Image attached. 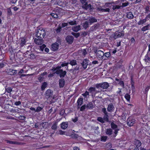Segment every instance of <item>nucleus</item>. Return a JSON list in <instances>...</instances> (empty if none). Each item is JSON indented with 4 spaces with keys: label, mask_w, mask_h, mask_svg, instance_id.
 <instances>
[{
    "label": "nucleus",
    "mask_w": 150,
    "mask_h": 150,
    "mask_svg": "<svg viewBox=\"0 0 150 150\" xmlns=\"http://www.w3.org/2000/svg\"><path fill=\"white\" fill-rule=\"evenodd\" d=\"M134 149L132 147L133 146H130L129 149L130 150H142L143 148L141 147L142 143L141 141L138 139H135L134 141Z\"/></svg>",
    "instance_id": "obj_1"
},
{
    "label": "nucleus",
    "mask_w": 150,
    "mask_h": 150,
    "mask_svg": "<svg viewBox=\"0 0 150 150\" xmlns=\"http://www.w3.org/2000/svg\"><path fill=\"white\" fill-rule=\"evenodd\" d=\"M46 35V32L45 30L42 28H40L38 30L36 33V36L37 38H43Z\"/></svg>",
    "instance_id": "obj_2"
},
{
    "label": "nucleus",
    "mask_w": 150,
    "mask_h": 150,
    "mask_svg": "<svg viewBox=\"0 0 150 150\" xmlns=\"http://www.w3.org/2000/svg\"><path fill=\"white\" fill-rule=\"evenodd\" d=\"M124 34L123 31L120 32L119 31H115L113 34H112L110 36V37L112 38L115 40L118 38L124 36Z\"/></svg>",
    "instance_id": "obj_3"
},
{
    "label": "nucleus",
    "mask_w": 150,
    "mask_h": 150,
    "mask_svg": "<svg viewBox=\"0 0 150 150\" xmlns=\"http://www.w3.org/2000/svg\"><path fill=\"white\" fill-rule=\"evenodd\" d=\"M95 52L96 53L97 57L99 59H106L105 58H104V53L103 51L100 50H96Z\"/></svg>",
    "instance_id": "obj_4"
},
{
    "label": "nucleus",
    "mask_w": 150,
    "mask_h": 150,
    "mask_svg": "<svg viewBox=\"0 0 150 150\" xmlns=\"http://www.w3.org/2000/svg\"><path fill=\"white\" fill-rule=\"evenodd\" d=\"M136 120L131 117L129 118L127 120V125L129 126H133L135 123Z\"/></svg>",
    "instance_id": "obj_5"
},
{
    "label": "nucleus",
    "mask_w": 150,
    "mask_h": 150,
    "mask_svg": "<svg viewBox=\"0 0 150 150\" xmlns=\"http://www.w3.org/2000/svg\"><path fill=\"white\" fill-rule=\"evenodd\" d=\"M74 38L72 35H68L66 38V40L69 44H71L74 41Z\"/></svg>",
    "instance_id": "obj_6"
},
{
    "label": "nucleus",
    "mask_w": 150,
    "mask_h": 150,
    "mask_svg": "<svg viewBox=\"0 0 150 150\" xmlns=\"http://www.w3.org/2000/svg\"><path fill=\"white\" fill-rule=\"evenodd\" d=\"M59 46V44L57 42L53 43L51 46V50L53 51H55L58 50Z\"/></svg>",
    "instance_id": "obj_7"
},
{
    "label": "nucleus",
    "mask_w": 150,
    "mask_h": 150,
    "mask_svg": "<svg viewBox=\"0 0 150 150\" xmlns=\"http://www.w3.org/2000/svg\"><path fill=\"white\" fill-rule=\"evenodd\" d=\"M88 60L86 59H84L81 63L82 67L84 69H86L88 64Z\"/></svg>",
    "instance_id": "obj_8"
},
{
    "label": "nucleus",
    "mask_w": 150,
    "mask_h": 150,
    "mask_svg": "<svg viewBox=\"0 0 150 150\" xmlns=\"http://www.w3.org/2000/svg\"><path fill=\"white\" fill-rule=\"evenodd\" d=\"M35 38L34 39V42L35 43L38 45H41L43 43V40L42 38Z\"/></svg>",
    "instance_id": "obj_9"
},
{
    "label": "nucleus",
    "mask_w": 150,
    "mask_h": 150,
    "mask_svg": "<svg viewBox=\"0 0 150 150\" xmlns=\"http://www.w3.org/2000/svg\"><path fill=\"white\" fill-rule=\"evenodd\" d=\"M114 109L115 107L112 103H110L108 105L107 108V110L108 112H112L114 110Z\"/></svg>",
    "instance_id": "obj_10"
},
{
    "label": "nucleus",
    "mask_w": 150,
    "mask_h": 150,
    "mask_svg": "<svg viewBox=\"0 0 150 150\" xmlns=\"http://www.w3.org/2000/svg\"><path fill=\"white\" fill-rule=\"evenodd\" d=\"M5 141L7 143H8L9 144H17L18 145H21L22 144L21 142L17 141H13L8 140H5Z\"/></svg>",
    "instance_id": "obj_11"
},
{
    "label": "nucleus",
    "mask_w": 150,
    "mask_h": 150,
    "mask_svg": "<svg viewBox=\"0 0 150 150\" xmlns=\"http://www.w3.org/2000/svg\"><path fill=\"white\" fill-rule=\"evenodd\" d=\"M65 81L64 79H60L59 81V86L60 88H63L64 85Z\"/></svg>",
    "instance_id": "obj_12"
},
{
    "label": "nucleus",
    "mask_w": 150,
    "mask_h": 150,
    "mask_svg": "<svg viewBox=\"0 0 150 150\" xmlns=\"http://www.w3.org/2000/svg\"><path fill=\"white\" fill-rule=\"evenodd\" d=\"M148 18L147 16L145 18L143 19L140 20L138 22V24L139 25H142L144 24L147 20V19Z\"/></svg>",
    "instance_id": "obj_13"
},
{
    "label": "nucleus",
    "mask_w": 150,
    "mask_h": 150,
    "mask_svg": "<svg viewBox=\"0 0 150 150\" xmlns=\"http://www.w3.org/2000/svg\"><path fill=\"white\" fill-rule=\"evenodd\" d=\"M97 21V19L94 17H91L88 19L89 23L90 24H91L94 23L96 22Z\"/></svg>",
    "instance_id": "obj_14"
},
{
    "label": "nucleus",
    "mask_w": 150,
    "mask_h": 150,
    "mask_svg": "<svg viewBox=\"0 0 150 150\" xmlns=\"http://www.w3.org/2000/svg\"><path fill=\"white\" fill-rule=\"evenodd\" d=\"M150 30V25L148 24L142 28L141 30L142 31L144 32L146 30Z\"/></svg>",
    "instance_id": "obj_15"
},
{
    "label": "nucleus",
    "mask_w": 150,
    "mask_h": 150,
    "mask_svg": "<svg viewBox=\"0 0 150 150\" xmlns=\"http://www.w3.org/2000/svg\"><path fill=\"white\" fill-rule=\"evenodd\" d=\"M81 29L80 26L79 25L75 26L72 28V30L74 32H77Z\"/></svg>",
    "instance_id": "obj_16"
},
{
    "label": "nucleus",
    "mask_w": 150,
    "mask_h": 150,
    "mask_svg": "<svg viewBox=\"0 0 150 150\" xmlns=\"http://www.w3.org/2000/svg\"><path fill=\"white\" fill-rule=\"evenodd\" d=\"M52 91L50 89H48L46 91L45 93V95L47 96L50 97L52 95Z\"/></svg>",
    "instance_id": "obj_17"
},
{
    "label": "nucleus",
    "mask_w": 150,
    "mask_h": 150,
    "mask_svg": "<svg viewBox=\"0 0 150 150\" xmlns=\"http://www.w3.org/2000/svg\"><path fill=\"white\" fill-rule=\"evenodd\" d=\"M101 88L103 89H107L109 86V84L107 82L101 83Z\"/></svg>",
    "instance_id": "obj_18"
},
{
    "label": "nucleus",
    "mask_w": 150,
    "mask_h": 150,
    "mask_svg": "<svg viewBox=\"0 0 150 150\" xmlns=\"http://www.w3.org/2000/svg\"><path fill=\"white\" fill-rule=\"evenodd\" d=\"M26 45L25 39L24 38H21V46L22 47Z\"/></svg>",
    "instance_id": "obj_19"
},
{
    "label": "nucleus",
    "mask_w": 150,
    "mask_h": 150,
    "mask_svg": "<svg viewBox=\"0 0 150 150\" xmlns=\"http://www.w3.org/2000/svg\"><path fill=\"white\" fill-rule=\"evenodd\" d=\"M94 107L93 105L91 102H89V103L87 104L86 106V108L88 109H92Z\"/></svg>",
    "instance_id": "obj_20"
},
{
    "label": "nucleus",
    "mask_w": 150,
    "mask_h": 150,
    "mask_svg": "<svg viewBox=\"0 0 150 150\" xmlns=\"http://www.w3.org/2000/svg\"><path fill=\"white\" fill-rule=\"evenodd\" d=\"M68 123L63 122L61 124V128L64 129H65L67 128L68 127Z\"/></svg>",
    "instance_id": "obj_21"
},
{
    "label": "nucleus",
    "mask_w": 150,
    "mask_h": 150,
    "mask_svg": "<svg viewBox=\"0 0 150 150\" xmlns=\"http://www.w3.org/2000/svg\"><path fill=\"white\" fill-rule=\"evenodd\" d=\"M115 80L116 81L119 82L118 83L119 84L122 88H124V83L123 81H120L119 79H117V78L115 79Z\"/></svg>",
    "instance_id": "obj_22"
},
{
    "label": "nucleus",
    "mask_w": 150,
    "mask_h": 150,
    "mask_svg": "<svg viewBox=\"0 0 150 150\" xmlns=\"http://www.w3.org/2000/svg\"><path fill=\"white\" fill-rule=\"evenodd\" d=\"M83 99L82 98H78L77 102L78 105H81L83 103Z\"/></svg>",
    "instance_id": "obj_23"
},
{
    "label": "nucleus",
    "mask_w": 150,
    "mask_h": 150,
    "mask_svg": "<svg viewBox=\"0 0 150 150\" xmlns=\"http://www.w3.org/2000/svg\"><path fill=\"white\" fill-rule=\"evenodd\" d=\"M127 17L129 19H132L134 18V16L132 12H128L127 15Z\"/></svg>",
    "instance_id": "obj_24"
},
{
    "label": "nucleus",
    "mask_w": 150,
    "mask_h": 150,
    "mask_svg": "<svg viewBox=\"0 0 150 150\" xmlns=\"http://www.w3.org/2000/svg\"><path fill=\"white\" fill-rule=\"evenodd\" d=\"M89 93L93 94L94 92H95L96 90L95 87H91L88 89Z\"/></svg>",
    "instance_id": "obj_25"
},
{
    "label": "nucleus",
    "mask_w": 150,
    "mask_h": 150,
    "mask_svg": "<svg viewBox=\"0 0 150 150\" xmlns=\"http://www.w3.org/2000/svg\"><path fill=\"white\" fill-rule=\"evenodd\" d=\"M150 53L147 52V54L145 56V61L146 62H148L149 61H150Z\"/></svg>",
    "instance_id": "obj_26"
},
{
    "label": "nucleus",
    "mask_w": 150,
    "mask_h": 150,
    "mask_svg": "<svg viewBox=\"0 0 150 150\" xmlns=\"http://www.w3.org/2000/svg\"><path fill=\"white\" fill-rule=\"evenodd\" d=\"M112 130L111 128L107 129L105 132L107 135H110L112 134Z\"/></svg>",
    "instance_id": "obj_27"
},
{
    "label": "nucleus",
    "mask_w": 150,
    "mask_h": 150,
    "mask_svg": "<svg viewBox=\"0 0 150 150\" xmlns=\"http://www.w3.org/2000/svg\"><path fill=\"white\" fill-rule=\"evenodd\" d=\"M98 10L99 11H101L102 12H110V9L109 8H106L105 9L103 8H98Z\"/></svg>",
    "instance_id": "obj_28"
},
{
    "label": "nucleus",
    "mask_w": 150,
    "mask_h": 150,
    "mask_svg": "<svg viewBox=\"0 0 150 150\" xmlns=\"http://www.w3.org/2000/svg\"><path fill=\"white\" fill-rule=\"evenodd\" d=\"M130 82L131 88H135V86H134V82L133 80L132 76H131V77Z\"/></svg>",
    "instance_id": "obj_29"
},
{
    "label": "nucleus",
    "mask_w": 150,
    "mask_h": 150,
    "mask_svg": "<svg viewBox=\"0 0 150 150\" xmlns=\"http://www.w3.org/2000/svg\"><path fill=\"white\" fill-rule=\"evenodd\" d=\"M129 4V3L126 0L124 3H122V5H120L121 8H124L126 7Z\"/></svg>",
    "instance_id": "obj_30"
},
{
    "label": "nucleus",
    "mask_w": 150,
    "mask_h": 150,
    "mask_svg": "<svg viewBox=\"0 0 150 150\" xmlns=\"http://www.w3.org/2000/svg\"><path fill=\"white\" fill-rule=\"evenodd\" d=\"M47 83L46 82H44L42 84L41 86V89L42 91H43L47 87Z\"/></svg>",
    "instance_id": "obj_31"
},
{
    "label": "nucleus",
    "mask_w": 150,
    "mask_h": 150,
    "mask_svg": "<svg viewBox=\"0 0 150 150\" xmlns=\"http://www.w3.org/2000/svg\"><path fill=\"white\" fill-rule=\"evenodd\" d=\"M83 26L85 29H86L87 28L89 27V22L86 21L83 23Z\"/></svg>",
    "instance_id": "obj_32"
},
{
    "label": "nucleus",
    "mask_w": 150,
    "mask_h": 150,
    "mask_svg": "<svg viewBox=\"0 0 150 150\" xmlns=\"http://www.w3.org/2000/svg\"><path fill=\"white\" fill-rule=\"evenodd\" d=\"M112 6V8L113 10H115V9H120L121 8V6H120V5H112L111 6Z\"/></svg>",
    "instance_id": "obj_33"
},
{
    "label": "nucleus",
    "mask_w": 150,
    "mask_h": 150,
    "mask_svg": "<svg viewBox=\"0 0 150 150\" xmlns=\"http://www.w3.org/2000/svg\"><path fill=\"white\" fill-rule=\"evenodd\" d=\"M82 95L84 97V99L86 98H87V96H89V93L87 91H86L84 93H83L82 94Z\"/></svg>",
    "instance_id": "obj_34"
},
{
    "label": "nucleus",
    "mask_w": 150,
    "mask_h": 150,
    "mask_svg": "<svg viewBox=\"0 0 150 150\" xmlns=\"http://www.w3.org/2000/svg\"><path fill=\"white\" fill-rule=\"evenodd\" d=\"M67 72L66 71H63L62 70V71H61L59 76L60 77H64L65 76Z\"/></svg>",
    "instance_id": "obj_35"
},
{
    "label": "nucleus",
    "mask_w": 150,
    "mask_h": 150,
    "mask_svg": "<svg viewBox=\"0 0 150 150\" xmlns=\"http://www.w3.org/2000/svg\"><path fill=\"white\" fill-rule=\"evenodd\" d=\"M9 71L10 72V74L11 75L16 74L18 73L17 70L12 69H10Z\"/></svg>",
    "instance_id": "obj_36"
},
{
    "label": "nucleus",
    "mask_w": 150,
    "mask_h": 150,
    "mask_svg": "<svg viewBox=\"0 0 150 150\" xmlns=\"http://www.w3.org/2000/svg\"><path fill=\"white\" fill-rule=\"evenodd\" d=\"M69 64L71 66H73L76 65L77 62L76 60H72L70 61Z\"/></svg>",
    "instance_id": "obj_37"
},
{
    "label": "nucleus",
    "mask_w": 150,
    "mask_h": 150,
    "mask_svg": "<svg viewBox=\"0 0 150 150\" xmlns=\"http://www.w3.org/2000/svg\"><path fill=\"white\" fill-rule=\"evenodd\" d=\"M110 125L111 128L113 129H117V126L113 122L111 123Z\"/></svg>",
    "instance_id": "obj_38"
},
{
    "label": "nucleus",
    "mask_w": 150,
    "mask_h": 150,
    "mask_svg": "<svg viewBox=\"0 0 150 150\" xmlns=\"http://www.w3.org/2000/svg\"><path fill=\"white\" fill-rule=\"evenodd\" d=\"M103 118L104 121H105L107 122H108L109 121V117L108 114L105 115Z\"/></svg>",
    "instance_id": "obj_39"
},
{
    "label": "nucleus",
    "mask_w": 150,
    "mask_h": 150,
    "mask_svg": "<svg viewBox=\"0 0 150 150\" xmlns=\"http://www.w3.org/2000/svg\"><path fill=\"white\" fill-rule=\"evenodd\" d=\"M71 34L74 36L76 38L79 37L80 35V33H76L74 32H72Z\"/></svg>",
    "instance_id": "obj_40"
},
{
    "label": "nucleus",
    "mask_w": 150,
    "mask_h": 150,
    "mask_svg": "<svg viewBox=\"0 0 150 150\" xmlns=\"http://www.w3.org/2000/svg\"><path fill=\"white\" fill-rule=\"evenodd\" d=\"M150 89V85H148L146 86L144 91V93L145 94L147 93Z\"/></svg>",
    "instance_id": "obj_41"
},
{
    "label": "nucleus",
    "mask_w": 150,
    "mask_h": 150,
    "mask_svg": "<svg viewBox=\"0 0 150 150\" xmlns=\"http://www.w3.org/2000/svg\"><path fill=\"white\" fill-rule=\"evenodd\" d=\"M107 136H102L101 137V141L103 142H105L107 139Z\"/></svg>",
    "instance_id": "obj_42"
},
{
    "label": "nucleus",
    "mask_w": 150,
    "mask_h": 150,
    "mask_svg": "<svg viewBox=\"0 0 150 150\" xmlns=\"http://www.w3.org/2000/svg\"><path fill=\"white\" fill-rule=\"evenodd\" d=\"M97 120L98 121L102 123H104L105 122V121L104 120L103 118L101 117H98Z\"/></svg>",
    "instance_id": "obj_43"
},
{
    "label": "nucleus",
    "mask_w": 150,
    "mask_h": 150,
    "mask_svg": "<svg viewBox=\"0 0 150 150\" xmlns=\"http://www.w3.org/2000/svg\"><path fill=\"white\" fill-rule=\"evenodd\" d=\"M12 15V13L11 11L10 8H8L7 9V15L10 16Z\"/></svg>",
    "instance_id": "obj_44"
},
{
    "label": "nucleus",
    "mask_w": 150,
    "mask_h": 150,
    "mask_svg": "<svg viewBox=\"0 0 150 150\" xmlns=\"http://www.w3.org/2000/svg\"><path fill=\"white\" fill-rule=\"evenodd\" d=\"M125 98L127 100V101H129L130 99V96L129 94L127 93L125 96Z\"/></svg>",
    "instance_id": "obj_45"
},
{
    "label": "nucleus",
    "mask_w": 150,
    "mask_h": 150,
    "mask_svg": "<svg viewBox=\"0 0 150 150\" xmlns=\"http://www.w3.org/2000/svg\"><path fill=\"white\" fill-rule=\"evenodd\" d=\"M69 24L71 25H74L76 24V21H71L68 22Z\"/></svg>",
    "instance_id": "obj_46"
},
{
    "label": "nucleus",
    "mask_w": 150,
    "mask_h": 150,
    "mask_svg": "<svg viewBox=\"0 0 150 150\" xmlns=\"http://www.w3.org/2000/svg\"><path fill=\"white\" fill-rule=\"evenodd\" d=\"M28 57H30L31 59H33L35 58V55L33 53L31 54L28 55Z\"/></svg>",
    "instance_id": "obj_47"
},
{
    "label": "nucleus",
    "mask_w": 150,
    "mask_h": 150,
    "mask_svg": "<svg viewBox=\"0 0 150 150\" xmlns=\"http://www.w3.org/2000/svg\"><path fill=\"white\" fill-rule=\"evenodd\" d=\"M50 15L54 18H58V15L56 13H52L50 14Z\"/></svg>",
    "instance_id": "obj_48"
},
{
    "label": "nucleus",
    "mask_w": 150,
    "mask_h": 150,
    "mask_svg": "<svg viewBox=\"0 0 150 150\" xmlns=\"http://www.w3.org/2000/svg\"><path fill=\"white\" fill-rule=\"evenodd\" d=\"M46 47V45L45 44H43L40 47V50L42 51H43L44 49Z\"/></svg>",
    "instance_id": "obj_49"
},
{
    "label": "nucleus",
    "mask_w": 150,
    "mask_h": 150,
    "mask_svg": "<svg viewBox=\"0 0 150 150\" xmlns=\"http://www.w3.org/2000/svg\"><path fill=\"white\" fill-rule=\"evenodd\" d=\"M110 52H107L104 53V58L106 57L108 58L110 56Z\"/></svg>",
    "instance_id": "obj_50"
},
{
    "label": "nucleus",
    "mask_w": 150,
    "mask_h": 150,
    "mask_svg": "<svg viewBox=\"0 0 150 150\" xmlns=\"http://www.w3.org/2000/svg\"><path fill=\"white\" fill-rule=\"evenodd\" d=\"M43 109L42 108H41L40 107L38 106L37 108L35 110V112H39L41 111Z\"/></svg>",
    "instance_id": "obj_51"
},
{
    "label": "nucleus",
    "mask_w": 150,
    "mask_h": 150,
    "mask_svg": "<svg viewBox=\"0 0 150 150\" xmlns=\"http://www.w3.org/2000/svg\"><path fill=\"white\" fill-rule=\"evenodd\" d=\"M150 8L149 6H146L145 8V11L146 13H148L150 12Z\"/></svg>",
    "instance_id": "obj_52"
},
{
    "label": "nucleus",
    "mask_w": 150,
    "mask_h": 150,
    "mask_svg": "<svg viewBox=\"0 0 150 150\" xmlns=\"http://www.w3.org/2000/svg\"><path fill=\"white\" fill-rule=\"evenodd\" d=\"M88 3L87 2H86V3H84V4L82 6V8L85 10H87L88 8L87 6L88 5Z\"/></svg>",
    "instance_id": "obj_53"
},
{
    "label": "nucleus",
    "mask_w": 150,
    "mask_h": 150,
    "mask_svg": "<svg viewBox=\"0 0 150 150\" xmlns=\"http://www.w3.org/2000/svg\"><path fill=\"white\" fill-rule=\"evenodd\" d=\"M86 105H83L81 106V107L80 110V111H83L86 108Z\"/></svg>",
    "instance_id": "obj_54"
},
{
    "label": "nucleus",
    "mask_w": 150,
    "mask_h": 150,
    "mask_svg": "<svg viewBox=\"0 0 150 150\" xmlns=\"http://www.w3.org/2000/svg\"><path fill=\"white\" fill-rule=\"evenodd\" d=\"M118 1L119 4L121 5L122 3H124L125 1H126V0H118Z\"/></svg>",
    "instance_id": "obj_55"
},
{
    "label": "nucleus",
    "mask_w": 150,
    "mask_h": 150,
    "mask_svg": "<svg viewBox=\"0 0 150 150\" xmlns=\"http://www.w3.org/2000/svg\"><path fill=\"white\" fill-rule=\"evenodd\" d=\"M6 90L8 93H10L12 91V89L11 87H8L6 88Z\"/></svg>",
    "instance_id": "obj_56"
},
{
    "label": "nucleus",
    "mask_w": 150,
    "mask_h": 150,
    "mask_svg": "<svg viewBox=\"0 0 150 150\" xmlns=\"http://www.w3.org/2000/svg\"><path fill=\"white\" fill-rule=\"evenodd\" d=\"M61 30V27L59 26L57 27L56 29V32L57 33L60 32Z\"/></svg>",
    "instance_id": "obj_57"
},
{
    "label": "nucleus",
    "mask_w": 150,
    "mask_h": 150,
    "mask_svg": "<svg viewBox=\"0 0 150 150\" xmlns=\"http://www.w3.org/2000/svg\"><path fill=\"white\" fill-rule=\"evenodd\" d=\"M51 128L55 130L57 128V125L55 123L51 127Z\"/></svg>",
    "instance_id": "obj_58"
},
{
    "label": "nucleus",
    "mask_w": 150,
    "mask_h": 150,
    "mask_svg": "<svg viewBox=\"0 0 150 150\" xmlns=\"http://www.w3.org/2000/svg\"><path fill=\"white\" fill-rule=\"evenodd\" d=\"M78 120V117H76L74 118H72V121L74 122H76Z\"/></svg>",
    "instance_id": "obj_59"
},
{
    "label": "nucleus",
    "mask_w": 150,
    "mask_h": 150,
    "mask_svg": "<svg viewBox=\"0 0 150 150\" xmlns=\"http://www.w3.org/2000/svg\"><path fill=\"white\" fill-rule=\"evenodd\" d=\"M102 111L104 113L105 115L108 114V113L106 111V108H103L102 109Z\"/></svg>",
    "instance_id": "obj_60"
},
{
    "label": "nucleus",
    "mask_w": 150,
    "mask_h": 150,
    "mask_svg": "<svg viewBox=\"0 0 150 150\" xmlns=\"http://www.w3.org/2000/svg\"><path fill=\"white\" fill-rule=\"evenodd\" d=\"M18 118L20 120H24L25 118V117L24 116L21 115V116H20L18 117Z\"/></svg>",
    "instance_id": "obj_61"
},
{
    "label": "nucleus",
    "mask_w": 150,
    "mask_h": 150,
    "mask_svg": "<svg viewBox=\"0 0 150 150\" xmlns=\"http://www.w3.org/2000/svg\"><path fill=\"white\" fill-rule=\"evenodd\" d=\"M101 83H97L96 85V87L97 88H99L100 87L101 88Z\"/></svg>",
    "instance_id": "obj_62"
},
{
    "label": "nucleus",
    "mask_w": 150,
    "mask_h": 150,
    "mask_svg": "<svg viewBox=\"0 0 150 150\" xmlns=\"http://www.w3.org/2000/svg\"><path fill=\"white\" fill-rule=\"evenodd\" d=\"M61 71H62V69L58 70H56L54 73H56L57 74H59V75Z\"/></svg>",
    "instance_id": "obj_63"
},
{
    "label": "nucleus",
    "mask_w": 150,
    "mask_h": 150,
    "mask_svg": "<svg viewBox=\"0 0 150 150\" xmlns=\"http://www.w3.org/2000/svg\"><path fill=\"white\" fill-rule=\"evenodd\" d=\"M58 133L61 135H63L64 134L65 132L62 131L61 130H59Z\"/></svg>",
    "instance_id": "obj_64"
}]
</instances>
